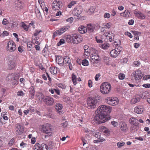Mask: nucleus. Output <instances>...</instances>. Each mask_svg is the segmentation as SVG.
<instances>
[{
	"mask_svg": "<svg viewBox=\"0 0 150 150\" xmlns=\"http://www.w3.org/2000/svg\"><path fill=\"white\" fill-rule=\"evenodd\" d=\"M144 110V107L142 105L136 106L134 108V110L135 113L138 114H142Z\"/></svg>",
	"mask_w": 150,
	"mask_h": 150,
	"instance_id": "19",
	"label": "nucleus"
},
{
	"mask_svg": "<svg viewBox=\"0 0 150 150\" xmlns=\"http://www.w3.org/2000/svg\"><path fill=\"white\" fill-rule=\"evenodd\" d=\"M92 82L91 80H89L88 82V86L90 88L92 86Z\"/></svg>",
	"mask_w": 150,
	"mask_h": 150,
	"instance_id": "61",
	"label": "nucleus"
},
{
	"mask_svg": "<svg viewBox=\"0 0 150 150\" xmlns=\"http://www.w3.org/2000/svg\"><path fill=\"white\" fill-rule=\"evenodd\" d=\"M140 63L138 61H134L133 63L134 66L138 67Z\"/></svg>",
	"mask_w": 150,
	"mask_h": 150,
	"instance_id": "63",
	"label": "nucleus"
},
{
	"mask_svg": "<svg viewBox=\"0 0 150 150\" xmlns=\"http://www.w3.org/2000/svg\"><path fill=\"white\" fill-rule=\"evenodd\" d=\"M39 146L40 150H48L47 146L44 144H42L41 145L39 144Z\"/></svg>",
	"mask_w": 150,
	"mask_h": 150,
	"instance_id": "32",
	"label": "nucleus"
},
{
	"mask_svg": "<svg viewBox=\"0 0 150 150\" xmlns=\"http://www.w3.org/2000/svg\"><path fill=\"white\" fill-rule=\"evenodd\" d=\"M100 130L103 132L108 135L110 134L109 130L104 126H102L100 128Z\"/></svg>",
	"mask_w": 150,
	"mask_h": 150,
	"instance_id": "29",
	"label": "nucleus"
},
{
	"mask_svg": "<svg viewBox=\"0 0 150 150\" xmlns=\"http://www.w3.org/2000/svg\"><path fill=\"white\" fill-rule=\"evenodd\" d=\"M64 57L58 56L56 58V62L60 66L62 67L64 65Z\"/></svg>",
	"mask_w": 150,
	"mask_h": 150,
	"instance_id": "18",
	"label": "nucleus"
},
{
	"mask_svg": "<svg viewBox=\"0 0 150 150\" xmlns=\"http://www.w3.org/2000/svg\"><path fill=\"white\" fill-rule=\"evenodd\" d=\"M29 92L30 94L31 97L32 98H33V96L35 94V91L34 90V88L33 86H31L29 88Z\"/></svg>",
	"mask_w": 150,
	"mask_h": 150,
	"instance_id": "30",
	"label": "nucleus"
},
{
	"mask_svg": "<svg viewBox=\"0 0 150 150\" xmlns=\"http://www.w3.org/2000/svg\"><path fill=\"white\" fill-rule=\"evenodd\" d=\"M110 17V15L108 13H105L104 15V17L105 18H109Z\"/></svg>",
	"mask_w": 150,
	"mask_h": 150,
	"instance_id": "53",
	"label": "nucleus"
},
{
	"mask_svg": "<svg viewBox=\"0 0 150 150\" xmlns=\"http://www.w3.org/2000/svg\"><path fill=\"white\" fill-rule=\"evenodd\" d=\"M17 96H23L24 95V93L22 91H18L17 93Z\"/></svg>",
	"mask_w": 150,
	"mask_h": 150,
	"instance_id": "52",
	"label": "nucleus"
},
{
	"mask_svg": "<svg viewBox=\"0 0 150 150\" xmlns=\"http://www.w3.org/2000/svg\"><path fill=\"white\" fill-rule=\"evenodd\" d=\"M77 3V1H72L70 3H69L67 6L69 8H71L73 6H74Z\"/></svg>",
	"mask_w": 150,
	"mask_h": 150,
	"instance_id": "41",
	"label": "nucleus"
},
{
	"mask_svg": "<svg viewBox=\"0 0 150 150\" xmlns=\"http://www.w3.org/2000/svg\"><path fill=\"white\" fill-rule=\"evenodd\" d=\"M39 146V144L38 143H36L35 146V148L34 150H40Z\"/></svg>",
	"mask_w": 150,
	"mask_h": 150,
	"instance_id": "54",
	"label": "nucleus"
},
{
	"mask_svg": "<svg viewBox=\"0 0 150 150\" xmlns=\"http://www.w3.org/2000/svg\"><path fill=\"white\" fill-rule=\"evenodd\" d=\"M19 78L18 74H9L7 77V79L11 82L13 85L16 86L18 83V79Z\"/></svg>",
	"mask_w": 150,
	"mask_h": 150,
	"instance_id": "3",
	"label": "nucleus"
},
{
	"mask_svg": "<svg viewBox=\"0 0 150 150\" xmlns=\"http://www.w3.org/2000/svg\"><path fill=\"white\" fill-rule=\"evenodd\" d=\"M16 49V44L13 41L11 40L8 42L6 47L7 51L11 52H14Z\"/></svg>",
	"mask_w": 150,
	"mask_h": 150,
	"instance_id": "11",
	"label": "nucleus"
},
{
	"mask_svg": "<svg viewBox=\"0 0 150 150\" xmlns=\"http://www.w3.org/2000/svg\"><path fill=\"white\" fill-rule=\"evenodd\" d=\"M65 42V41L63 39H61L59 42L57 43V46H59Z\"/></svg>",
	"mask_w": 150,
	"mask_h": 150,
	"instance_id": "47",
	"label": "nucleus"
},
{
	"mask_svg": "<svg viewBox=\"0 0 150 150\" xmlns=\"http://www.w3.org/2000/svg\"><path fill=\"white\" fill-rule=\"evenodd\" d=\"M23 6L22 4L20 2H18L17 4L16 5V8L17 10H19L23 8Z\"/></svg>",
	"mask_w": 150,
	"mask_h": 150,
	"instance_id": "40",
	"label": "nucleus"
},
{
	"mask_svg": "<svg viewBox=\"0 0 150 150\" xmlns=\"http://www.w3.org/2000/svg\"><path fill=\"white\" fill-rule=\"evenodd\" d=\"M73 42L74 44H77L80 42L82 40V38L79 37L76 34H74L73 35Z\"/></svg>",
	"mask_w": 150,
	"mask_h": 150,
	"instance_id": "16",
	"label": "nucleus"
},
{
	"mask_svg": "<svg viewBox=\"0 0 150 150\" xmlns=\"http://www.w3.org/2000/svg\"><path fill=\"white\" fill-rule=\"evenodd\" d=\"M99 46L100 47L102 48L104 50H105L108 48L110 46V45L109 44L107 43H105L103 44H100Z\"/></svg>",
	"mask_w": 150,
	"mask_h": 150,
	"instance_id": "33",
	"label": "nucleus"
},
{
	"mask_svg": "<svg viewBox=\"0 0 150 150\" xmlns=\"http://www.w3.org/2000/svg\"><path fill=\"white\" fill-rule=\"evenodd\" d=\"M43 101L48 106H51L54 103V100L52 97L48 96H44L42 98Z\"/></svg>",
	"mask_w": 150,
	"mask_h": 150,
	"instance_id": "10",
	"label": "nucleus"
},
{
	"mask_svg": "<svg viewBox=\"0 0 150 150\" xmlns=\"http://www.w3.org/2000/svg\"><path fill=\"white\" fill-rule=\"evenodd\" d=\"M95 10V7L93 6H91L88 9L87 12L89 14H91L94 12Z\"/></svg>",
	"mask_w": 150,
	"mask_h": 150,
	"instance_id": "39",
	"label": "nucleus"
},
{
	"mask_svg": "<svg viewBox=\"0 0 150 150\" xmlns=\"http://www.w3.org/2000/svg\"><path fill=\"white\" fill-rule=\"evenodd\" d=\"M100 76V74L99 73L97 74L95 77V79L96 81H98L99 78Z\"/></svg>",
	"mask_w": 150,
	"mask_h": 150,
	"instance_id": "58",
	"label": "nucleus"
},
{
	"mask_svg": "<svg viewBox=\"0 0 150 150\" xmlns=\"http://www.w3.org/2000/svg\"><path fill=\"white\" fill-rule=\"evenodd\" d=\"M143 86L146 88H149L150 87V84H144L143 85Z\"/></svg>",
	"mask_w": 150,
	"mask_h": 150,
	"instance_id": "64",
	"label": "nucleus"
},
{
	"mask_svg": "<svg viewBox=\"0 0 150 150\" xmlns=\"http://www.w3.org/2000/svg\"><path fill=\"white\" fill-rule=\"evenodd\" d=\"M74 19L72 17H71L66 19V21L67 22H69L70 23H71L73 21Z\"/></svg>",
	"mask_w": 150,
	"mask_h": 150,
	"instance_id": "59",
	"label": "nucleus"
},
{
	"mask_svg": "<svg viewBox=\"0 0 150 150\" xmlns=\"http://www.w3.org/2000/svg\"><path fill=\"white\" fill-rule=\"evenodd\" d=\"M90 52H91L92 53L91 54H98V51L94 49H91L90 50Z\"/></svg>",
	"mask_w": 150,
	"mask_h": 150,
	"instance_id": "50",
	"label": "nucleus"
},
{
	"mask_svg": "<svg viewBox=\"0 0 150 150\" xmlns=\"http://www.w3.org/2000/svg\"><path fill=\"white\" fill-rule=\"evenodd\" d=\"M50 71L51 73L53 74H56L57 72V68L53 67H50Z\"/></svg>",
	"mask_w": 150,
	"mask_h": 150,
	"instance_id": "34",
	"label": "nucleus"
},
{
	"mask_svg": "<svg viewBox=\"0 0 150 150\" xmlns=\"http://www.w3.org/2000/svg\"><path fill=\"white\" fill-rule=\"evenodd\" d=\"M105 139L104 138H102L101 139L94 140L93 141V142L95 143H98V142H103L104 141H105Z\"/></svg>",
	"mask_w": 150,
	"mask_h": 150,
	"instance_id": "51",
	"label": "nucleus"
},
{
	"mask_svg": "<svg viewBox=\"0 0 150 150\" xmlns=\"http://www.w3.org/2000/svg\"><path fill=\"white\" fill-rule=\"evenodd\" d=\"M21 26L26 31H27L28 30V27L24 22H22L21 23Z\"/></svg>",
	"mask_w": 150,
	"mask_h": 150,
	"instance_id": "38",
	"label": "nucleus"
},
{
	"mask_svg": "<svg viewBox=\"0 0 150 150\" xmlns=\"http://www.w3.org/2000/svg\"><path fill=\"white\" fill-rule=\"evenodd\" d=\"M121 16L127 18L130 16V13L128 10H126L125 11L120 13Z\"/></svg>",
	"mask_w": 150,
	"mask_h": 150,
	"instance_id": "26",
	"label": "nucleus"
},
{
	"mask_svg": "<svg viewBox=\"0 0 150 150\" xmlns=\"http://www.w3.org/2000/svg\"><path fill=\"white\" fill-rule=\"evenodd\" d=\"M143 79L144 80H147L150 79V75H146L143 77Z\"/></svg>",
	"mask_w": 150,
	"mask_h": 150,
	"instance_id": "60",
	"label": "nucleus"
},
{
	"mask_svg": "<svg viewBox=\"0 0 150 150\" xmlns=\"http://www.w3.org/2000/svg\"><path fill=\"white\" fill-rule=\"evenodd\" d=\"M132 76L136 80H139L142 78L143 75L140 70H137L132 73Z\"/></svg>",
	"mask_w": 150,
	"mask_h": 150,
	"instance_id": "12",
	"label": "nucleus"
},
{
	"mask_svg": "<svg viewBox=\"0 0 150 150\" xmlns=\"http://www.w3.org/2000/svg\"><path fill=\"white\" fill-rule=\"evenodd\" d=\"M84 130L85 132L89 133L91 134H94L93 131L92 130H90L88 129L87 128H85L84 129Z\"/></svg>",
	"mask_w": 150,
	"mask_h": 150,
	"instance_id": "48",
	"label": "nucleus"
},
{
	"mask_svg": "<svg viewBox=\"0 0 150 150\" xmlns=\"http://www.w3.org/2000/svg\"><path fill=\"white\" fill-rule=\"evenodd\" d=\"M78 31L80 33L84 34L87 31V28L83 25H81L78 28Z\"/></svg>",
	"mask_w": 150,
	"mask_h": 150,
	"instance_id": "24",
	"label": "nucleus"
},
{
	"mask_svg": "<svg viewBox=\"0 0 150 150\" xmlns=\"http://www.w3.org/2000/svg\"><path fill=\"white\" fill-rule=\"evenodd\" d=\"M41 31V30H35L33 36L34 37L37 36L39 35V33ZM38 39V38L37 37H35V38H34V40H37Z\"/></svg>",
	"mask_w": 150,
	"mask_h": 150,
	"instance_id": "36",
	"label": "nucleus"
},
{
	"mask_svg": "<svg viewBox=\"0 0 150 150\" xmlns=\"http://www.w3.org/2000/svg\"><path fill=\"white\" fill-rule=\"evenodd\" d=\"M125 77V75L124 74L120 73L118 74V78L120 80H123Z\"/></svg>",
	"mask_w": 150,
	"mask_h": 150,
	"instance_id": "42",
	"label": "nucleus"
},
{
	"mask_svg": "<svg viewBox=\"0 0 150 150\" xmlns=\"http://www.w3.org/2000/svg\"><path fill=\"white\" fill-rule=\"evenodd\" d=\"M120 128L121 130L125 132L128 129L127 124L124 122H121L120 123Z\"/></svg>",
	"mask_w": 150,
	"mask_h": 150,
	"instance_id": "20",
	"label": "nucleus"
},
{
	"mask_svg": "<svg viewBox=\"0 0 150 150\" xmlns=\"http://www.w3.org/2000/svg\"><path fill=\"white\" fill-rule=\"evenodd\" d=\"M93 135L98 139H101L102 138H100L101 134L99 132H96V133H94L93 134Z\"/></svg>",
	"mask_w": 150,
	"mask_h": 150,
	"instance_id": "46",
	"label": "nucleus"
},
{
	"mask_svg": "<svg viewBox=\"0 0 150 150\" xmlns=\"http://www.w3.org/2000/svg\"><path fill=\"white\" fill-rule=\"evenodd\" d=\"M15 129L16 134L18 135L21 134L24 131L23 127L19 124H17L16 125Z\"/></svg>",
	"mask_w": 150,
	"mask_h": 150,
	"instance_id": "15",
	"label": "nucleus"
},
{
	"mask_svg": "<svg viewBox=\"0 0 150 150\" xmlns=\"http://www.w3.org/2000/svg\"><path fill=\"white\" fill-rule=\"evenodd\" d=\"M120 45L121 42L119 40L114 42V46H115V48L112 50L110 52V54L111 57L116 58L122 50V48L120 46Z\"/></svg>",
	"mask_w": 150,
	"mask_h": 150,
	"instance_id": "2",
	"label": "nucleus"
},
{
	"mask_svg": "<svg viewBox=\"0 0 150 150\" xmlns=\"http://www.w3.org/2000/svg\"><path fill=\"white\" fill-rule=\"evenodd\" d=\"M138 120L134 117L130 118L129 119V122L135 126H137L138 125Z\"/></svg>",
	"mask_w": 150,
	"mask_h": 150,
	"instance_id": "22",
	"label": "nucleus"
},
{
	"mask_svg": "<svg viewBox=\"0 0 150 150\" xmlns=\"http://www.w3.org/2000/svg\"><path fill=\"white\" fill-rule=\"evenodd\" d=\"M98 101L96 98L94 97H90L88 98L87 100V107L88 109H93L96 108Z\"/></svg>",
	"mask_w": 150,
	"mask_h": 150,
	"instance_id": "4",
	"label": "nucleus"
},
{
	"mask_svg": "<svg viewBox=\"0 0 150 150\" xmlns=\"http://www.w3.org/2000/svg\"><path fill=\"white\" fill-rule=\"evenodd\" d=\"M8 21L6 19L4 18L2 22V24L4 25H6L8 24Z\"/></svg>",
	"mask_w": 150,
	"mask_h": 150,
	"instance_id": "55",
	"label": "nucleus"
},
{
	"mask_svg": "<svg viewBox=\"0 0 150 150\" xmlns=\"http://www.w3.org/2000/svg\"><path fill=\"white\" fill-rule=\"evenodd\" d=\"M133 34L135 36H137L138 35H140L141 34V33L138 31H133Z\"/></svg>",
	"mask_w": 150,
	"mask_h": 150,
	"instance_id": "62",
	"label": "nucleus"
},
{
	"mask_svg": "<svg viewBox=\"0 0 150 150\" xmlns=\"http://www.w3.org/2000/svg\"><path fill=\"white\" fill-rule=\"evenodd\" d=\"M8 65L9 69L14 68L16 66L15 63L13 61H9L8 63Z\"/></svg>",
	"mask_w": 150,
	"mask_h": 150,
	"instance_id": "28",
	"label": "nucleus"
},
{
	"mask_svg": "<svg viewBox=\"0 0 150 150\" xmlns=\"http://www.w3.org/2000/svg\"><path fill=\"white\" fill-rule=\"evenodd\" d=\"M90 52L88 50L84 51V56L86 58H88L90 56Z\"/></svg>",
	"mask_w": 150,
	"mask_h": 150,
	"instance_id": "45",
	"label": "nucleus"
},
{
	"mask_svg": "<svg viewBox=\"0 0 150 150\" xmlns=\"http://www.w3.org/2000/svg\"><path fill=\"white\" fill-rule=\"evenodd\" d=\"M69 28V26L68 25H66L62 27L59 28V29L56 30L53 34L52 35L53 38H54L57 36L61 35Z\"/></svg>",
	"mask_w": 150,
	"mask_h": 150,
	"instance_id": "7",
	"label": "nucleus"
},
{
	"mask_svg": "<svg viewBox=\"0 0 150 150\" xmlns=\"http://www.w3.org/2000/svg\"><path fill=\"white\" fill-rule=\"evenodd\" d=\"M108 38H109V40L110 42H111L114 38V34L112 33V32L110 31H108Z\"/></svg>",
	"mask_w": 150,
	"mask_h": 150,
	"instance_id": "31",
	"label": "nucleus"
},
{
	"mask_svg": "<svg viewBox=\"0 0 150 150\" xmlns=\"http://www.w3.org/2000/svg\"><path fill=\"white\" fill-rule=\"evenodd\" d=\"M64 65L68 66L70 70H72L73 68L72 65L71 63L70 58L67 56L64 57Z\"/></svg>",
	"mask_w": 150,
	"mask_h": 150,
	"instance_id": "13",
	"label": "nucleus"
},
{
	"mask_svg": "<svg viewBox=\"0 0 150 150\" xmlns=\"http://www.w3.org/2000/svg\"><path fill=\"white\" fill-rule=\"evenodd\" d=\"M112 23L110 22L105 23L104 24V27L106 29H109L112 26Z\"/></svg>",
	"mask_w": 150,
	"mask_h": 150,
	"instance_id": "37",
	"label": "nucleus"
},
{
	"mask_svg": "<svg viewBox=\"0 0 150 150\" xmlns=\"http://www.w3.org/2000/svg\"><path fill=\"white\" fill-rule=\"evenodd\" d=\"M125 144V143L124 142H119L117 143V146L119 148H120L122 146H124Z\"/></svg>",
	"mask_w": 150,
	"mask_h": 150,
	"instance_id": "49",
	"label": "nucleus"
},
{
	"mask_svg": "<svg viewBox=\"0 0 150 150\" xmlns=\"http://www.w3.org/2000/svg\"><path fill=\"white\" fill-rule=\"evenodd\" d=\"M141 97L140 96L138 95H136L134 96L131 100L130 103L132 104H134L140 101Z\"/></svg>",
	"mask_w": 150,
	"mask_h": 150,
	"instance_id": "17",
	"label": "nucleus"
},
{
	"mask_svg": "<svg viewBox=\"0 0 150 150\" xmlns=\"http://www.w3.org/2000/svg\"><path fill=\"white\" fill-rule=\"evenodd\" d=\"M112 108L108 105H101L98 107L96 112L97 114L93 120V123H104L109 120L110 118L108 115L111 111Z\"/></svg>",
	"mask_w": 150,
	"mask_h": 150,
	"instance_id": "1",
	"label": "nucleus"
},
{
	"mask_svg": "<svg viewBox=\"0 0 150 150\" xmlns=\"http://www.w3.org/2000/svg\"><path fill=\"white\" fill-rule=\"evenodd\" d=\"M57 86L61 88H65V85L61 83H58Z\"/></svg>",
	"mask_w": 150,
	"mask_h": 150,
	"instance_id": "56",
	"label": "nucleus"
},
{
	"mask_svg": "<svg viewBox=\"0 0 150 150\" xmlns=\"http://www.w3.org/2000/svg\"><path fill=\"white\" fill-rule=\"evenodd\" d=\"M91 59L90 60L94 66H96V64L98 62L100 61V59H99V56L98 54H91Z\"/></svg>",
	"mask_w": 150,
	"mask_h": 150,
	"instance_id": "14",
	"label": "nucleus"
},
{
	"mask_svg": "<svg viewBox=\"0 0 150 150\" xmlns=\"http://www.w3.org/2000/svg\"><path fill=\"white\" fill-rule=\"evenodd\" d=\"M73 84L74 85H75L77 84L76 76L74 74H72L71 76Z\"/></svg>",
	"mask_w": 150,
	"mask_h": 150,
	"instance_id": "35",
	"label": "nucleus"
},
{
	"mask_svg": "<svg viewBox=\"0 0 150 150\" xmlns=\"http://www.w3.org/2000/svg\"><path fill=\"white\" fill-rule=\"evenodd\" d=\"M105 101L109 105L112 106L117 105L119 102L117 98L113 97L106 98Z\"/></svg>",
	"mask_w": 150,
	"mask_h": 150,
	"instance_id": "8",
	"label": "nucleus"
},
{
	"mask_svg": "<svg viewBox=\"0 0 150 150\" xmlns=\"http://www.w3.org/2000/svg\"><path fill=\"white\" fill-rule=\"evenodd\" d=\"M55 108L57 111L59 113V114H60V113L62 112L63 106L61 104L59 103H56Z\"/></svg>",
	"mask_w": 150,
	"mask_h": 150,
	"instance_id": "25",
	"label": "nucleus"
},
{
	"mask_svg": "<svg viewBox=\"0 0 150 150\" xmlns=\"http://www.w3.org/2000/svg\"><path fill=\"white\" fill-rule=\"evenodd\" d=\"M111 124L115 127H116L118 126V123L117 122L114 121H112L111 122Z\"/></svg>",
	"mask_w": 150,
	"mask_h": 150,
	"instance_id": "57",
	"label": "nucleus"
},
{
	"mask_svg": "<svg viewBox=\"0 0 150 150\" xmlns=\"http://www.w3.org/2000/svg\"><path fill=\"white\" fill-rule=\"evenodd\" d=\"M134 14L135 16L139 19H143L145 18V16L139 11L135 10Z\"/></svg>",
	"mask_w": 150,
	"mask_h": 150,
	"instance_id": "21",
	"label": "nucleus"
},
{
	"mask_svg": "<svg viewBox=\"0 0 150 150\" xmlns=\"http://www.w3.org/2000/svg\"><path fill=\"white\" fill-rule=\"evenodd\" d=\"M87 31L89 33H91L93 32L95 28V26L94 24H89L87 25Z\"/></svg>",
	"mask_w": 150,
	"mask_h": 150,
	"instance_id": "23",
	"label": "nucleus"
},
{
	"mask_svg": "<svg viewBox=\"0 0 150 150\" xmlns=\"http://www.w3.org/2000/svg\"><path fill=\"white\" fill-rule=\"evenodd\" d=\"M110 84L108 82H105L103 83L100 86V90L103 94H107L111 90Z\"/></svg>",
	"mask_w": 150,
	"mask_h": 150,
	"instance_id": "5",
	"label": "nucleus"
},
{
	"mask_svg": "<svg viewBox=\"0 0 150 150\" xmlns=\"http://www.w3.org/2000/svg\"><path fill=\"white\" fill-rule=\"evenodd\" d=\"M82 64L84 66H87L88 65V61L86 59L83 60L82 62Z\"/></svg>",
	"mask_w": 150,
	"mask_h": 150,
	"instance_id": "44",
	"label": "nucleus"
},
{
	"mask_svg": "<svg viewBox=\"0 0 150 150\" xmlns=\"http://www.w3.org/2000/svg\"><path fill=\"white\" fill-rule=\"evenodd\" d=\"M74 34H71V35H66L65 38L66 39V41L68 42H71L72 43L73 37V35Z\"/></svg>",
	"mask_w": 150,
	"mask_h": 150,
	"instance_id": "27",
	"label": "nucleus"
},
{
	"mask_svg": "<svg viewBox=\"0 0 150 150\" xmlns=\"http://www.w3.org/2000/svg\"><path fill=\"white\" fill-rule=\"evenodd\" d=\"M41 8L43 11L44 12L45 15V14L47 15L48 12V8L46 7H44V6L43 7L42 6V7Z\"/></svg>",
	"mask_w": 150,
	"mask_h": 150,
	"instance_id": "43",
	"label": "nucleus"
},
{
	"mask_svg": "<svg viewBox=\"0 0 150 150\" xmlns=\"http://www.w3.org/2000/svg\"><path fill=\"white\" fill-rule=\"evenodd\" d=\"M62 5L61 0H54L52 3V8L54 10H58L62 8Z\"/></svg>",
	"mask_w": 150,
	"mask_h": 150,
	"instance_id": "9",
	"label": "nucleus"
},
{
	"mask_svg": "<svg viewBox=\"0 0 150 150\" xmlns=\"http://www.w3.org/2000/svg\"><path fill=\"white\" fill-rule=\"evenodd\" d=\"M52 130L53 128L50 124L46 123L41 126V131L44 133L47 134L50 136L52 135Z\"/></svg>",
	"mask_w": 150,
	"mask_h": 150,
	"instance_id": "6",
	"label": "nucleus"
}]
</instances>
